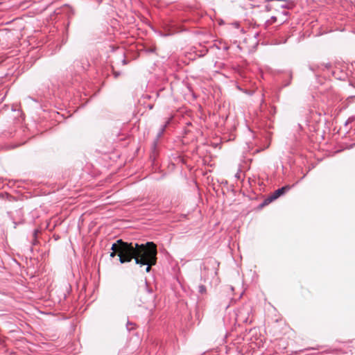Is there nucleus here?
<instances>
[{
  "instance_id": "obj_1",
  "label": "nucleus",
  "mask_w": 355,
  "mask_h": 355,
  "mask_svg": "<svg viewBox=\"0 0 355 355\" xmlns=\"http://www.w3.org/2000/svg\"><path fill=\"white\" fill-rule=\"evenodd\" d=\"M135 263L140 266H146V272H149L151 266L157 262V246L153 242L146 243H135Z\"/></svg>"
},
{
  "instance_id": "obj_2",
  "label": "nucleus",
  "mask_w": 355,
  "mask_h": 355,
  "mask_svg": "<svg viewBox=\"0 0 355 355\" xmlns=\"http://www.w3.org/2000/svg\"><path fill=\"white\" fill-rule=\"evenodd\" d=\"M135 243L125 242L122 239H118L112 245L110 257H114L116 254L121 263L130 262L135 255Z\"/></svg>"
},
{
  "instance_id": "obj_3",
  "label": "nucleus",
  "mask_w": 355,
  "mask_h": 355,
  "mask_svg": "<svg viewBox=\"0 0 355 355\" xmlns=\"http://www.w3.org/2000/svg\"><path fill=\"white\" fill-rule=\"evenodd\" d=\"M291 186L286 185L284 187H282V188L275 190L268 198H266L264 200L263 204L267 205L271 202L272 201L277 199L279 197L291 189Z\"/></svg>"
},
{
  "instance_id": "obj_4",
  "label": "nucleus",
  "mask_w": 355,
  "mask_h": 355,
  "mask_svg": "<svg viewBox=\"0 0 355 355\" xmlns=\"http://www.w3.org/2000/svg\"><path fill=\"white\" fill-rule=\"evenodd\" d=\"M251 312L250 306H243L238 310L236 320L242 322H248Z\"/></svg>"
},
{
  "instance_id": "obj_5",
  "label": "nucleus",
  "mask_w": 355,
  "mask_h": 355,
  "mask_svg": "<svg viewBox=\"0 0 355 355\" xmlns=\"http://www.w3.org/2000/svg\"><path fill=\"white\" fill-rule=\"evenodd\" d=\"M170 122H171V119H168L166 121L165 124H164V125H163L162 126V128H160V130H159V132H158V134H157V137H156L155 140V141H154V142H153V144H154V146H156V144H157L159 139V138L162 137V135L164 134V131H165V130H166V127L169 125Z\"/></svg>"
},
{
  "instance_id": "obj_6",
  "label": "nucleus",
  "mask_w": 355,
  "mask_h": 355,
  "mask_svg": "<svg viewBox=\"0 0 355 355\" xmlns=\"http://www.w3.org/2000/svg\"><path fill=\"white\" fill-rule=\"evenodd\" d=\"M198 293H200L201 295H205L207 294V288L205 287V286L201 284V285H199L198 286Z\"/></svg>"
},
{
  "instance_id": "obj_7",
  "label": "nucleus",
  "mask_w": 355,
  "mask_h": 355,
  "mask_svg": "<svg viewBox=\"0 0 355 355\" xmlns=\"http://www.w3.org/2000/svg\"><path fill=\"white\" fill-rule=\"evenodd\" d=\"M276 21H277V17L273 16L270 18V20L267 21V23L269 24H272L275 23Z\"/></svg>"
},
{
  "instance_id": "obj_8",
  "label": "nucleus",
  "mask_w": 355,
  "mask_h": 355,
  "mask_svg": "<svg viewBox=\"0 0 355 355\" xmlns=\"http://www.w3.org/2000/svg\"><path fill=\"white\" fill-rule=\"evenodd\" d=\"M145 284H146V291H147L148 292V293H149L150 298L151 300H153V293H152L151 291H150V290L148 289V286H147V283H146V282H145Z\"/></svg>"
},
{
  "instance_id": "obj_9",
  "label": "nucleus",
  "mask_w": 355,
  "mask_h": 355,
  "mask_svg": "<svg viewBox=\"0 0 355 355\" xmlns=\"http://www.w3.org/2000/svg\"><path fill=\"white\" fill-rule=\"evenodd\" d=\"M354 119H355V117H354V116L349 117V118L347 120V121H346V123H345V125H347L348 123L353 122V121H354Z\"/></svg>"
},
{
  "instance_id": "obj_10",
  "label": "nucleus",
  "mask_w": 355,
  "mask_h": 355,
  "mask_svg": "<svg viewBox=\"0 0 355 355\" xmlns=\"http://www.w3.org/2000/svg\"><path fill=\"white\" fill-rule=\"evenodd\" d=\"M230 46L227 44H224V46H223V49L225 50V51H227L229 49Z\"/></svg>"
},
{
  "instance_id": "obj_11",
  "label": "nucleus",
  "mask_w": 355,
  "mask_h": 355,
  "mask_svg": "<svg viewBox=\"0 0 355 355\" xmlns=\"http://www.w3.org/2000/svg\"><path fill=\"white\" fill-rule=\"evenodd\" d=\"M114 74L115 78H117L120 75V73L119 72H114Z\"/></svg>"
},
{
  "instance_id": "obj_12",
  "label": "nucleus",
  "mask_w": 355,
  "mask_h": 355,
  "mask_svg": "<svg viewBox=\"0 0 355 355\" xmlns=\"http://www.w3.org/2000/svg\"><path fill=\"white\" fill-rule=\"evenodd\" d=\"M37 232V230H35V231H34V236H36Z\"/></svg>"
},
{
  "instance_id": "obj_13",
  "label": "nucleus",
  "mask_w": 355,
  "mask_h": 355,
  "mask_svg": "<svg viewBox=\"0 0 355 355\" xmlns=\"http://www.w3.org/2000/svg\"><path fill=\"white\" fill-rule=\"evenodd\" d=\"M330 66H331V65H330V64H327L326 65V67H327V68H329V67H330Z\"/></svg>"
},
{
  "instance_id": "obj_14",
  "label": "nucleus",
  "mask_w": 355,
  "mask_h": 355,
  "mask_svg": "<svg viewBox=\"0 0 355 355\" xmlns=\"http://www.w3.org/2000/svg\"><path fill=\"white\" fill-rule=\"evenodd\" d=\"M128 324H130V327H132V325L133 326V324H132V323H129V322H128Z\"/></svg>"
},
{
  "instance_id": "obj_15",
  "label": "nucleus",
  "mask_w": 355,
  "mask_h": 355,
  "mask_svg": "<svg viewBox=\"0 0 355 355\" xmlns=\"http://www.w3.org/2000/svg\"><path fill=\"white\" fill-rule=\"evenodd\" d=\"M128 324H130V327H132V325L133 326V324H132V323H129V322H128Z\"/></svg>"
},
{
  "instance_id": "obj_16",
  "label": "nucleus",
  "mask_w": 355,
  "mask_h": 355,
  "mask_svg": "<svg viewBox=\"0 0 355 355\" xmlns=\"http://www.w3.org/2000/svg\"><path fill=\"white\" fill-rule=\"evenodd\" d=\"M128 330H131V329H132L134 327H132L131 328H130V327L128 326Z\"/></svg>"
},
{
  "instance_id": "obj_17",
  "label": "nucleus",
  "mask_w": 355,
  "mask_h": 355,
  "mask_svg": "<svg viewBox=\"0 0 355 355\" xmlns=\"http://www.w3.org/2000/svg\"><path fill=\"white\" fill-rule=\"evenodd\" d=\"M149 107H150V109H152L153 108V105H150Z\"/></svg>"
}]
</instances>
